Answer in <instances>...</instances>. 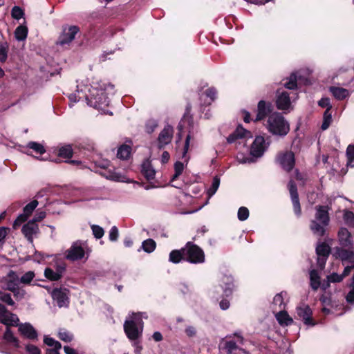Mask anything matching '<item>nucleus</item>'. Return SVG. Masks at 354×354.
<instances>
[{
  "mask_svg": "<svg viewBox=\"0 0 354 354\" xmlns=\"http://www.w3.org/2000/svg\"><path fill=\"white\" fill-rule=\"evenodd\" d=\"M8 44L6 41H0V62H5L8 57Z\"/></svg>",
  "mask_w": 354,
  "mask_h": 354,
  "instance_id": "nucleus-40",
  "label": "nucleus"
},
{
  "mask_svg": "<svg viewBox=\"0 0 354 354\" xmlns=\"http://www.w3.org/2000/svg\"><path fill=\"white\" fill-rule=\"evenodd\" d=\"M44 276L51 281H57L61 277H59V274H57V271L53 270L50 268H46L44 270Z\"/></svg>",
  "mask_w": 354,
  "mask_h": 354,
  "instance_id": "nucleus-44",
  "label": "nucleus"
},
{
  "mask_svg": "<svg viewBox=\"0 0 354 354\" xmlns=\"http://www.w3.org/2000/svg\"><path fill=\"white\" fill-rule=\"evenodd\" d=\"M266 128L273 135L283 137L290 131V125L284 117L279 113H271L268 118Z\"/></svg>",
  "mask_w": 354,
  "mask_h": 354,
  "instance_id": "nucleus-4",
  "label": "nucleus"
},
{
  "mask_svg": "<svg viewBox=\"0 0 354 354\" xmlns=\"http://www.w3.org/2000/svg\"><path fill=\"white\" fill-rule=\"evenodd\" d=\"M205 93L207 97L210 98L211 101H213L216 97L217 91L214 88H209L205 91Z\"/></svg>",
  "mask_w": 354,
  "mask_h": 354,
  "instance_id": "nucleus-63",
  "label": "nucleus"
},
{
  "mask_svg": "<svg viewBox=\"0 0 354 354\" xmlns=\"http://www.w3.org/2000/svg\"><path fill=\"white\" fill-rule=\"evenodd\" d=\"M297 73H293L290 75L286 82L283 83L284 86L288 89H295L297 87Z\"/></svg>",
  "mask_w": 354,
  "mask_h": 354,
  "instance_id": "nucleus-39",
  "label": "nucleus"
},
{
  "mask_svg": "<svg viewBox=\"0 0 354 354\" xmlns=\"http://www.w3.org/2000/svg\"><path fill=\"white\" fill-rule=\"evenodd\" d=\"M19 319L18 316L9 311L6 307L0 303V323L6 327L16 326L19 325Z\"/></svg>",
  "mask_w": 354,
  "mask_h": 354,
  "instance_id": "nucleus-9",
  "label": "nucleus"
},
{
  "mask_svg": "<svg viewBox=\"0 0 354 354\" xmlns=\"http://www.w3.org/2000/svg\"><path fill=\"white\" fill-rule=\"evenodd\" d=\"M344 219L346 222L354 225V213L351 211H346L344 213Z\"/></svg>",
  "mask_w": 354,
  "mask_h": 354,
  "instance_id": "nucleus-64",
  "label": "nucleus"
},
{
  "mask_svg": "<svg viewBox=\"0 0 354 354\" xmlns=\"http://www.w3.org/2000/svg\"><path fill=\"white\" fill-rule=\"evenodd\" d=\"M142 173L148 180H153L155 178L156 171L149 160H146L142 162Z\"/></svg>",
  "mask_w": 354,
  "mask_h": 354,
  "instance_id": "nucleus-28",
  "label": "nucleus"
},
{
  "mask_svg": "<svg viewBox=\"0 0 354 354\" xmlns=\"http://www.w3.org/2000/svg\"><path fill=\"white\" fill-rule=\"evenodd\" d=\"M35 277V274L33 271H28L19 278L20 283L24 285H29Z\"/></svg>",
  "mask_w": 354,
  "mask_h": 354,
  "instance_id": "nucleus-41",
  "label": "nucleus"
},
{
  "mask_svg": "<svg viewBox=\"0 0 354 354\" xmlns=\"http://www.w3.org/2000/svg\"><path fill=\"white\" fill-rule=\"evenodd\" d=\"M3 281L6 286V289L8 290H14L15 288L19 286V283H20L17 274L13 270L8 272L6 277H3Z\"/></svg>",
  "mask_w": 354,
  "mask_h": 354,
  "instance_id": "nucleus-23",
  "label": "nucleus"
},
{
  "mask_svg": "<svg viewBox=\"0 0 354 354\" xmlns=\"http://www.w3.org/2000/svg\"><path fill=\"white\" fill-rule=\"evenodd\" d=\"M91 227L93 234L96 239H101L104 236V231L102 227L97 225H92Z\"/></svg>",
  "mask_w": 354,
  "mask_h": 354,
  "instance_id": "nucleus-53",
  "label": "nucleus"
},
{
  "mask_svg": "<svg viewBox=\"0 0 354 354\" xmlns=\"http://www.w3.org/2000/svg\"><path fill=\"white\" fill-rule=\"evenodd\" d=\"M28 35V28L26 26H19L15 31V37L17 41H24Z\"/></svg>",
  "mask_w": 354,
  "mask_h": 354,
  "instance_id": "nucleus-36",
  "label": "nucleus"
},
{
  "mask_svg": "<svg viewBox=\"0 0 354 354\" xmlns=\"http://www.w3.org/2000/svg\"><path fill=\"white\" fill-rule=\"evenodd\" d=\"M17 326H18L19 332L26 338L32 340L37 339L38 333L31 324L28 322L19 323Z\"/></svg>",
  "mask_w": 354,
  "mask_h": 354,
  "instance_id": "nucleus-17",
  "label": "nucleus"
},
{
  "mask_svg": "<svg viewBox=\"0 0 354 354\" xmlns=\"http://www.w3.org/2000/svg\"><path fill=\"white\" fill-rule=\"evenodd\" d=\"M174 136V129L170 125H166L159 133L157 146L158 149L165 148L167 145L171 143Z\"/></svg>",
  "mask_w": 354,
  "mask_h": 354,
  "instance_id": "nucleus-13",
  "label": "nucleus"
},
{
  "mask_svg": "<svg viewBox=\"0 0 354 354\" xmlns=\"http://www.w3.org/2000/svg\"><path fill=\"white\" fill-rule=\"evenodd\" d=\"M185 261L191 263L198 264L205 261L203 250L196 244L188 242L183 248Z\"/></svg>",
  "mask_w": 354,
  "mask_h": 354,
  "instance_id": "nucleus-6",
  "label": "nucleus"
},
{
  "mask_svg": "<svg viewBox=\"0 0 354 354\" xmlns=\"http://www.w3.org/2000/svg\"><path fill=\"white\" fill-rule=\"evenodd\" d=\"M220 286L223 289V292L225 296H229L232 294L234 289V280L231 275H223L220 281Z\"/></svg>",
  "mask_w": 354,
  "mask_h": 354,
  "instance_id": "nucleus-24",
  "label": "nucleus"
},
{
  "mask_svg": "<svg viewBox=\"0 0 354 354\" xmlns=\"http://www.w3.org/2000/svg\"><path fill=\"white\" fill-rule=\"evenodd\" d=\"M96 166L101 169H106L110 167V161L106 159L100 160L96 162Z\"/></svg>",
  "mask_w": 354,
  "mask_h": 354,
  "instance_id": "nucleus-62",
  "label": "nucleus"
},
{
  "mask_svg": "<svg viewBox=\"0 0 354 354\" xmlns=\"http://www.w3.org/2000/svg\"><path fill=\"white\" fill-rule=\"evenodd\" d=\"M80 29L77 26L65 24L62 26V32L56 41L57 46L67 47L75 39Z\"/></svg>",
  "mask_w": 354,
  "mask_h": 354,
  "instance_id": "nucleus-7",
  "label": "nucleus"
},
{
  "mask_svg": "<svg viewBox=\"0 0 354 354\" xmlns=\"http://www.w3.org/2000/svg\"><path fill=\"white\" fill-rule=\"evenodd\" d=\"M338 239L339 244L342 246L347 247L353 245V240L351 233L346 228L342 227L338 232Z\"/></svg>",
  "mask_w": 354,
  "mask_h": 354,
  "instance_id": "nucleus-27",
  "label": "nucleus"
},
{
  "mask_svg": "<svg viewBox=\"0 0 354 354\" xmlns=\"http://www.w3.org/2000/svg\"><path fill=\"white\" fill-rule=\"evenodd\" d=\"M25 349L28 354H41V350L33 344H26Z\"/></svg>",
  "mask_w": 354,
  "mask_h": 354,
  "instance_id": "nucleus-58",
  "label": "nucleus"
},
{
  "mask_svg": "<svg viewBox=\"0 0 354 354\" xmlns=\"http://www.w3.org/2000/svg\"><path fill=\"white\" fill-rule=\"evenodd\" d=\"M21 231L28 241L32 242L33 236L39 232V227L35 221H30L23 226Z\"/></svg>",
  "mask_w": 354,
  "mask_h": 354,
  "instance_id": "nucleus-21",
  "label": "nucleus"
},
{
  "mask_svg": "<svg viewBox=\"0 0 354 354\" xmlns=\"http://www.w3.org/2000/svg\"><path fill=\"white\" fill-rule=\"evenodd\" d=\"M58 337L65 342H70L73 339V335L66 330H60L58 333Z\"/></svg>",
  "mask_w": 354,
  "mask_h": 354,
  "instance_id": "nucleus-48",
  "label": "nucleus"
},
{
  "mask_svg": "<svg viewBox=\"0 0 354 354\" xmlns=\"http://www.w3.org/2000/svg\"><path fill=\"white\" fill-rule=\"evenodd\" d=\"M329 207L318 205L315 207V218L311 221L310 228L313 233L317 236H324L326 227L329 224Z\"/></svg>",
  "mask_w": 354,
  "mask_h": 354,
  "instance_id": "nucleus-3",
  "label": "nucleus"
},
{
  "mask_svg": "<svg viewBox=\"0 0 354 354\" xmlns=\"http://www.w3.org/2000/svg\"><path fill=\"white\" fill-rule=\"evenodd\" d=\"M0 301L11 306H15V301L12 299L11 295L2 290H0Z\"/></svg>",
  "mask_w": 354,
  "mask_h": 354,
  "instance_id": "nucleus-47",
  "label": "nucleus"
},
{
  "mask_svg": "<svg viewBox=\"0 0 354 354\" xmlns=\"http://www.w3.org/2000/svg\"><path fill=\"white\" fill-rule=\"evenodd\" d=\"M319 106H320L322 108H326V110H330L332 108V106L330 104V102L329 98L328 97H323L318 102Z\"/></svg>",
  "mask_w": 354,
  "mask_h": 354,
  "instance_id": "nucleus-61",
  "label": "nucleus"
},
{
  "mask_svg": "<svg viewBox=\"0 0 354 354\" xmlns=\"http://www.w3.org/2000/svg\"><path fill=\"white\" fill-rule=\"evenodd\" d=\"M156 243L151 239H148L147 240H145L142 243V246H141L142 249L147 253H151L152 252H153L156 249Z\"/></svg>",
  "mask_w": 354,
  "mask_h": 354,
  "instance_id": "nucleus-37",
  "label": "nucleus"
},
{
  "mask_svg": "<svg viewBox=\"0 0 354 354\" xmlns=\"http://www.w3.org/2000/svg\"><path fill=\"white\" fill-rule=\"evenodd\" d=\"M190 109L187 107L186 111L179 124L180 129L184 128L185 124H187L189 126V132L185 139V142L183 151V158H185V161H187L186 158V154L189 150V143L192 140L194 139V134L197 132V129L194 127V124L192 121V117L189 115Z\"/></svg>",
  "mask_w": 354,
  "mask_h": 354,
  "instance_id": "nucleus-8",
  "label": "nucleus"
},
{
  "mask_svg": "<svg viewBox=\"0 0 354 354\" xmlns=\"http://www.w3.org/2000/svg\"><path fill=\"white\" fill-rule=\"evenodd\" d=\"M346 156L348 158L347 166L354 167V145H348L346 149Z\"/></svg>",
  "mask_w": 354,
  "mask_h": 354,
  "instance_id": "nucleus-42",
  "label": "nucleus"
},
{
  "mask_svg": "<svg viewBox=\"0 0 354 354\" xmlns=\"http://www.w3.org/2000/svg\"><path fill=\"white\" fill-rule=\"evenodd\" d=\"M73 150L70 145L62 147L59 149V156L64 158H70L72 156Z\"/></svg>",
  "mask_w": 354,
  "mask_h": 354,
  "instance_id": "nucleus-43",
  "label": "nucleus"
},
{
  "mask_svg": "<svg viewBox=\"0 0 354 354\" xmlns=\"http://www.w3.org/2000/svg\"><path fill=\"white\" fill-rule=\"evenodd\" d=\"M53 300L59 308L66 307L69 303L66 290L54 289L51 292Z\"/></svg>",
  "mask_w": 354,
  "mask_h": 354,
  "instance_id": "nucleus-20",
  "label": "nucleus"
},
{
  "mask_svg": "<svg viewBox=\"0 0 354 354\" xmlns=\"http://www.w3.org/2000/svg\"><path fill=\"white\" fill-rule=\"evenodd\" d=\"M252 133L243 128L241 126H239L236 129L231 135L228 136L227 140L229 143H234L238 142L239 145L244 144V139L250 138Z\"/></svg>",
  "mask_w": 354,
  "mask_h": 354,
  "instance_id": "nucleus-15",
  "label": "nucleus"
},
{
  "mask_svg": "<svg viewBox=\"0 0 354 354\" xmlns=\"http://www.w3.org/2000/svg\"><path fill=\"white\" fill-rule=\"evenodd\" d=\"M276 104L278 109L283 111H290L292 109L290 98V93L286 91H278Z\"/></svg>",
  "mask_w": 354,
  "mask_h": 354,
  "instance_id": "nucleus-16",
  "label": "nucleus"
},
{
  "mask_svg": "<svg viewBox=\"0 0 354 354\" xmlns=\"http://www.w3.org/2000/svg\"><path fill=\"white\" fill-rule=\"evenodd\" d=\"M118 237V230L116 226H113L109 234V238L111 241H117Z\"/></svg>",
  "mask_w": 354,
  "mask_h": 354,
  "instance_id": "nucleus-60",
  "label": "nucleus"
},
{
  "mask_svg": "<svg viewBox=\"0 0 354 354\" xmlns=\"http://www.w3.org/2000/svg\"><path fill=\"white\" fill-rule=\"evenodd\" d=\"M286 297V292H281L280 293L277 294L274 297L272 301V308L274 312L277 310H283L286 308V303L284 301V299Z\"/></svg>",
  "mask_w": 354,
  "mask_h": 354,
  "instance_id": "nucleus-26",
  "label": "nucleus"
},
{
  "mask_svg": "<svg viewBox=\"0 0 354 354\" xmlns=\"http://www.w3.org/2000/svg\"><path fill=\"white\" fill-rule=\"evenodd\" d=\"M26 147L29 149H32L36 153L43 154L46 150L42 145L36 142H30L27 144Z\"/></svg>",
  "mask_w": 354,
  "mask_h": 354,
  "instance_id": "nucleus-38",
  "label": "nucleus"
},
{
  "mask_svg": "<svg viewBox=\"0 0 354 354\" xmlns=\"http://www.w3.org/2000/svg\"><path fill=\"white\" fill-rule=\"evenodd\" d=\"M310 281L311 288L315 290H317L320 286V276L317 270H310Z\"/></svg>",
  "mask_w": 354,
  "mask_h": 354,
  "instance_id": "nucleus-34",
  "label": "nucleus"
},
{
  "mask_svg": "<svg viewBox=\"0 0 354 354\" xmlns=\"http://www.w3.org/2000/svg\"><path fill=\"white\" fill-rule=\"evenodd\" d=\"M169 260L170 262H172L174 263H178L182 260L185 261L183 248L180 250H172L169 254Z\"/></svg>",
  "mask_w": 354,
  "mask_h": 354,
  "instance_id": "nucleus-33",
  "label": "nucleus"
},
{
  "mask_svg": "<svg viewBox=\"0 0 354 354\" xmlns=\"http://www.w3.org/2000/svg\"><path fill=\"white\" fill-rule=\"evenodd\" d=\"M334 255L342 261L343 265H354V252L351 250L337 248Z\"/></svg>",
  "mask_w": 354,
  "mask_h": 354,
  "instance_id": "nucleus-19",
  "label": "nucleus"
},
{
  "mask_svg": "<svg viewBox=\"0 0 354 354\" xmlns=\"http://www.w3.org/2000/svg\"><path fill=\"white\" fill-rule=\"evenodd\" d=\"M288 189L290 194L291 200L294 208V212L297 216H300L301 214V207L299 200V196L297 194V186L292 180H290L288 185Z\"/></svg>",
  "mask_w": 354,
  "mask_h": 354,
  "instance_id": "nucleus-18",
  "label": "nucleus"
},
{
  "mask_svg": "<svg viewBox=\"0 0 354 354\" xmlns=\"http://www.w3.org/2000/svg\"><path fill=\"white\" fill-rule=\"evenodd\" d=\"M158 123L157 120L154 119L148 120L145 124V131L148 133H153L157 128Z\"/></svg>",
  "mask_w": 354,
  "mask_h": 354,
  "instance_id": "nucleus-49",
  "label": "nucleus"
},
{
  "mask_svg": "<svg viewBox=\"0 0 354 354\" xmlns=\"http://www.w3.org/2000/svg\"><path fill=\"white\" fill-rule=\"evenodd\" d=\"M297 317L303 321L305 325L313 326L316 322L313 319V311L308 304H300L296 308Z\"/></svg>",
  "mask_w": 354,
  "mask_h": 354,
  "instance_id": "nucleus-11",
  "label": "nucleus"
},
{
  "mask_svg": "<svg viewBox=\"0 0 354 354\" xmlns=\"http://www.w3.org/2000/svg\"><path fill=\"white\" fill-rule=\"evenodd\" d=\"M275 317L281 326H288L293 322V319L289 316L285 309L279 310L275 313Z\"/></svg>",
  "mask_w": 354,
  "mask_h": 354,
  "instance_id": "nucleus-29",
  "label": "nucleus"
},
{
  "mask_svg": "<svg viewBox=\"0 0 354 354\" xmlns=\"http://www.w3.org/2000/svg\"><path fill=\"white\" fill-rule=\"evenodd\" d=\"M9 291L12 292L15 297L18 300L23 299L26 295V291L19 288V286L15 288L14 290H10Z\"/></svg>",
  "mask_w": 354,
  "mask_h": 354,
  "instance_id": "nucleus-57",
  "label": "nucleus"
},
{
  "mask_svg": "<svg viewBox=\"0 0 354 354\" xmlns=\"http://www.w3.org/2000/svg\"><path fill=\"white\" fill-rule=\"evenodd\" d=\"M147 319L145 313H132L127 317L124 324V330L127 337L131 340H136L142 335L143 330L142 319Z\"/></svg>",
  "mask_w": 354,
  "mask_h": 354,
  "instance_id": "nucleus-2",
  "label": "nucleus"
},
{
  "mask_svg": "<svg viewBox=\"0 0 354 354\" xmlns=\"http://www.w3.org/2000/svg\"><path fill=\"white\" fill-rule=\"evenodd\" d=\"M175 174L171 178V181H174L183 172L184 169V164L181 162H176L174 165Z\"/></svg>",
  "mask_w": 354,
  "mask_h": 354,
  "instance_id": "nucleus-52",
  "label": "nucleus"
},
{
  "mask_svg": "<svg viewBox=\"0 0 354 354\" xmlns=\"http://www.w3.org/2000/svg\"><path fill=\"white\" fill-rule=\"evenodd\" d=\"M3 339L6 344L12 346L15 348H19L20 347L19 339L14 335V333L10 327H6L3 335Z\"/></svg>",
  "mask_w": 354,
  "mask_h": 354,
  "instance_id": "nucleus-25",
  "label": "nucleus"
},
{
  "mask_svg": "<svg viewBox=\"0 0 354 354\" xmlns=\"http://www.w3.org/2000/svg\"><path fill=\"white\" fill-rule=\"evenodd\" d=\"M343 279L344 276L342 274H338L335 272L328 276V281L332 283L340 282Z\"/></svg>",
  "mask_w": 354,
  "mask_h": 354,
  "instance_id": "nucleus-59",
  "label": "nucleus"
},
{
  "mask_svg": "<svg viewBox=\"0 0 354 354\" xmlns=\"http://www.w3.org/2000/svg\"><path fill=\"white\" fill-rule=\"evenodd\" d=\"M85 97L84 93L81 91L78 92L77 88L76 89V92L71 93L68 95V98L71 102L75 103L78 102L81 98Z\"/></svg>",
  "mask_w": 354,
  "mask_h": 354,
  "instance_id": "nucleus-56",
  "label": "nucleus"
},
{
  "mask_svg": "<svg viewBox=\"0 0 354 354\" xmlns=\"http://www.w3.org/2000/svg\"><path fill=\"white\" fill-rule=\"evenodd\" d=\"M268 146L269 143L266 142L263 136H257L251 145L250 155L254 158H260L267 150Z\"/></svg>",
  "mask_w": 354,
  "mask_h": 354,
  "instance_id": "nucleus-10",
  "label": "nucleus"
},
{
  "mask_svg": "<svg viewBox=\"0 0 354 354\" xmlns=\"http://www.w3.org/2000/svg\"><path fill=\"white\" fill-rule=\"evenodd\" d=\"M223 348L227 354H242L244 351L239 347L237 343L230 340L226 341L224 344Z\"/></svg>",
  "mask_w": 354,
  "mask_h": 354,
  "instance_id": "nucleus-31",
  "label": "nucleus"
},
{
  "mask_svg": "<svg viewBox=\"0 0 354 354\" xmlns=\"http://www.w3.org/2000/svg\"><path fill=\"white\" fill-rule=\"evenodd\" d=\"M236 160L240 164L252 163L255 162L254 158L245 156L241 153L237 154Z\"/></svg>",
  "mask_w": 354,
  "mask_h": 354,
  "instance_id": "nucleus-50",
  "label": "nucleus"
},
{
  "mask_svg": "<svg viewBox=\"0 0 354 354\" xmlns=\"http://www.w3.org/2000/svg\"><path fill=\"white\" fill-rule=\"evenodd\" d=\"M219 185H220V178L218 176H216L214 177V178L212 180V185L207 191V194H208L209 196H212L216 192L217 189H218Z\"/></svg>",
  "mask_w": 354,
  "mask_h": 354,
  "instance_id": "nucleus-45",
  "label": "nucleus"
},
{
  "mask_svg": "<svg viewBox=\"0 0 354 354\" xmlns=\"http://www.w3.org/2000/svg\"><path fill=\"white\" fill-rule=\"evenodd\" d=\"M12 17L15 19H20L24 15L23 10L19 6H14L11 10Z\"/></svg>",
  "mask_w": 354,
  "mask_h": 354,
  "instance_id": "nucleus-54",
  "label": "nucleus"
},
{
  "mask_svg": "<svg viewBox=\"0 0 354 354\" xmlns=\"http://www.w3.org/2000/svg\"><path fill=\"white\" fill-rule=\"evenodd\" d=\"M277 160L281 167L288 171L292 170L295 166V155L292 151H285L279 153Z\"/></svg>",
  "mask_w": 354,
  "mask_h": 354,
  "instance_id": "nucleus-12",
  "label": "nucleus"
},
{
  "mask_svg": "<svg viewBox=\"0 0 354 354\" xmlns=\"http://www.w3.org/2000/svg\"><path fill=\"white\" fill-rule=\"evenodd\" d=\"M44 342L48 346H51L53 348H61L62 347L61 344L58 341L46 335L44 337Z\"/></svg>",
  "mask_w": 354,
  "mask_h": 354,
  "instance_id": "nucleus-51",
  "label": "nucleus"
},
{
  "mask_svg": "<svg viewBox=\"0 0 354 354\" xmlns=\"http://www.w3.org/2000/svg\"><path fill=\"white\" fill-rule=\"evenodd\" d=\"M77 91L84 93L88 106L104 111L109 105V95L113 94V86L97 81L91 84L82 82L77 84Z\"/></svg>",
  "mask_w": 354,
  "mask_h": 354,
  "instance_id": "nucleus-1",
  "label": "nucleus"
},
{
  "mask_svg": "<svg viewBox=\"0 0 354 354\" xmlns=\"http://www.w3.org/2000/svg\"><path fill=\"white\" fill-rule=\"evenodd\" d=\"M329 91L334 97L338 100H342L348 97L350 95V93L347 89L342 87L330 86L329 88Z\"/></svg>",
  "mask_w": 354,
  "mask_h": 354,
  "instance_id": "nucleus-30",
  "label": "nucleus"
},
{
  "mask_svg": "<svg viewBox=\"0 0 354 354\" xmlns=\"http://www.w3.org/2000/svg\"><path fill=\"white\" fill-rule=\"evenodd\" d=\"M272 111V104L270 102H266L264 100H261L258 103L257 114L255 121H259L264 119L266 115Z\"/></svg>",
  "mask_w": 354,
  "mask_h": 354,
  "instance_id": "nucleus-22",
  "label": "nucleus"
},
{
  "mask_svg": "<svg viewBox=\"0 0 354 354\" xmlns=\"http://www.w3.org/2000/svg\"><path fill=\"white\" fill-rule=\"evenodd\" d=\"M316 252L317 256L328 257L329 254V248L326 243H321L317 245L316 248Z\"/></svg>",
  "mask_w": 354,
  "mask_h": 354,
  "instance_id": "nucleus-46",
  "label": "nucleus"
},
{
  "mask_svg": "<svg viewBox=\"0 0 354 354\" xmlns=\"http://www.w3.org/2000/svg\"><path fill=\"white\" fill-rule=\"evenodd\" d=\"M38 205V202L36 200L32 201L24 207L23 214L18 216L17 219L13 223V227L17 229L22 223L26 221L28 218L32 214V212Z\"/></svg>",
  "mask_w": 354,
  "mask_h": 354,
  "instance_id": "nucleus-14",
  "label": "nucleus"
},
{
  "mask_svg": "<svg viewBox=\"0 0 354 354\" xmlns=\"http://www.w3.org/2000/svg\"><path fill=\"white\" fill-rule=\"evenodd\" d=\"M131 153V147L128 145H121L118 150V158L122 160H126L129 158Z\"/></svg>",
  "mask_w": 354,
  "mask_h": 354,
  "instance_id": "nucleus-35",
  "label": "nucleus"
},
{
  "mask_svg": "<svg viewBox=\"0 0 354 354\" xmlns=\"http://www.w3.org/2000/svg\"><path fill=\"white\" fill-rule=\"evenodd\" d=\"M91 250L85 241H77L72 243L71 247L64 252L67 260L75 261L83 259H87Z\"/></svg>",
  "mask_w": 354,
  "mask_h": 354,
  "instance_id": "nucleus-5",
  "label": "nucleus"
},
{
  "mask_svg": "<svg viewBox=\"0 0 354 354\" xmlns=\"http://www.w3.org/2000/svg\"><path fill=\"white\" fill-rule=\"evenodd\" d=\"M100 174L104 176L106 178L114 181L124 182L126 179L124 176L111 169H109L104 173L100 172Z\"/></svg>",
  "mask_w": 354,
  "mask_h": 354,
  "instance_id": "nucleus-32",
  "label": "nucleus"
},
{
  "mask_svg": "<svg viewBox=\"0 0 354 354\" xmlns=\"http://www.w3.org/2000/svg\"><path fill=\"white\" fill-rule=\"evenodd\" d=\"M237 216L239 220L245 221L249 216V210L245 207H241L238 210Z\"/></svg>",
  "mask_w": 354,
  "mask_h": 354,
  "instance_id": "nucleus-55",
  "label": "nucleus"
}]
</instances>
